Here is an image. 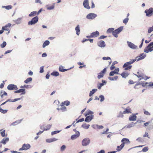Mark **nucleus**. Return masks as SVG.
<instances>
[{
    "mask_svg": "<svg viewBox=\"0 0 153 153\" xmlns=\"http://www.w3.org/2000/svg\"><path fill=\"white\" fill-rule=\"evenodd\" d=\"M143 55V54L140 55V57L137 59V61L142 60L145 58L146 56L144 55L142 56ZM136 60L137 59H132L130 61L125 63L123 66V68H124V70L125 71L130 70L132 68L131 64L134 63Z\"/></svg>",
    "mask_w": 153,
    "mask_h": 153,
    "instance_id": "1",
    "label": "nucleus"
},
{
    "mask_svg": "<svg viewBox=\"0 0 153 153\" xmlns=\"http://www.w3.org/2000/svg\"><path fill=\"white\" fill-rule=\"evenodd\" d=\"M153 51V42L150 43L144 49V52L147 53Z\"/></svg>",
    "mask_w": 153,
    "mask_h": 153,
    "instance_id": "2",
    "label": "nucleus"
},
{
    "mask_svg": "<svg viewBox=\"0 0 153 153\" xmlns=\"http://www.w3.org/2000/svg\"><path fill=\"white\" fill-rule=\"evenodd\" d=\"M135 75L139 78V80H141L142 79H144L145 80L149 79V77L146 76H144V74L142 73H140L139 72L137 73V74H135Z\"/></svg>",
    "mask_w": 153,
    "mask_h": 153,
    "instance_id": "3",
    "label": "nucleus"
},
{
    "mask_svg": "<svg viewBox=\"0 0 153 153\" xmlns=\"http://www.w3.org/2000/svg\"><path fill=\"white\" fill-rule=\"evenodd\" d=\"M123 29V27H120L118 29L114 30L112 34L116 37H118L117 34L121 32Z\"/></svg>",
    "mask_w": 153,
    "mask_h": 153,
    "instance_id": "4",
    "label": "nucleus"
},
{
    "mask_svg": "<svg viewBox=\"0 0 153 153\" xmlns=\"http://www.w3.org/2000/svg\"><path fill=\"white\" fill-rule=\"evenodd\" d=\"M90 142V140L88 138H85L82 141V145L83 146H86L89 145Z\"/></svg>",
    "mask_w": 153,
    "mask_h": 153,
    "instance_id": "5",
    "label": "nucleus"
},
{
    "mask_svg": "<svg viewBox=\"0 0 153 153\" xmlns=\"http://www.w3.org/2000/svg\"><path fill=\"white\" fill-rule=\"evenodd\" d=\"M31 147L30 145L29 144H23L22 148L19 149V151H21L23 150H27L29 149Z\"/></svg>",
    "mask_w": 153,
    "mask_h": 153,
    "instance_id": "6",
    "label": "nucleus"
},
{
    "mask_svg": "<svg viewBox=\"0 0 153 153\" xmlns=\"http://www.w3.org/2000/svg\"><path fill=\"white\" fill-rule=\"evenodd\" d=\"M153 12V9L151 7L149 9L146 10L145 11V13H146V16L150 17L152 16Z\"/></svg>",
    "mask_w": 153,
    "mask_h": 153,
    "instance_id": "7",
    "label": "nucleus"
},
{
    "mask_svg": "<svg viewBox=\"0 0 153 153\" xmlns=\"http://www.w3.org/2000/svg\"><path fill=\"white\" fill-rule=\"evenodd\" d=\"M38 20V18L36 16L33 18L31 21L28 22V25H32L36 24Z\"/></svg>",
    "mask_w": 153,
    "mask_h": 153,
    "instance_id": "8",
    "label": "nucleus"
},
{
    "mask_svg": "<svg viewBox=\"0 0 153 153\" xmlns=\"http://www.w3.org/2000/svg\"><path fill=\"white\" fill-rule=\"evenodd\" d=\"M7 88L9 90H16L18 88L16 85L14 84H10L7 87Z\"/></svg>",
    "mask_w": 153,
    "mask_h": 153,
    "instance_id": "9",
    "label": "nucleus"
},
{
    "mask_svg": "<svg viewBox=\"0 0 153 153\" xmlns=\"http://www.w3.org/2000/svg\"><path fill=\"white\" fill-rule=\"evenodd\" d=\"M46 125H43L42 126H40V128L43 131H47L49 130L51 127V125H47L45 126Z\"/></svg>",
    "mask_w": 153,
    "mask_h": 153,
    "instance_id": "10",
    "label": "nucleus"
},
{
    "mask_svg": "<svg viewBox=\"0 0 153 153\" xmlns=\"http://www.w3.org/2000/svg\"><path fill=\"white\" fill-rule=\"evenodd\" d=\"M97 16V15L94 13H90L86 16V18L89 19H93Z\"/></svg>",
    "mask_w": 153,
    "mask_h": 153,
    "instance_id": "11",
    "label": "nucleus"
},
{
    "mask_svg": "<svg viewBox=\"0 0 153 153\" xmlns=\"http://www.w3.org/2000/svg\"><path fill=\"white\" fill-rule=\"evenodd\" d=\"M106 71V68H105L102 71H101V72L97 76L98 78L99 79H100L102 77Z\"/></svg>",
    "mask_w": 153,
    "mask_h": 153,
    "instance_id": "12",
    "label": "nucleus"
},
{
    "mask_svg": "<svg viewBox=\"0 0 153 153\" xmlns=\"http://www.w3.org/2000/svg\"><path fill=\"white\" fill-rule=\"evenodd\" d=\"M83 4L85 8L88 9H89L90 8V7L89 5L88 0H85L83 2Z\"/></svg>",
    "mask_w": 153,
    "mask_h": 153,
    "instance_id": "13",
    "label": "nucleus"
},
{
    "mask_svg": "<svg viewBox=\"0 0 153 153\" xmlns=\"http://www.w3.org/2000/svg\"><path fill=\"white\" fill-rule=\"evenodd\" d=\"M11 24L10 23H8L7 25H6L5 26L3 27L2 28V29L3 31L4 30H9V28L11 26Z\"/></svg>",
    "mask_w": 153,
    "mask_h": 153,
    "instance_id": "14",
    "label": "nucleus"
},
{
    "mask_svg": "<svg viewBox=\"0 0 153 153\" xmlns=\"http://www.w3.org/2000/svg\"><path fill=\"white\" fill-rule=\"evenodd\" d=\"M80 133L78 131H77L76 132V134L72 135L71 137V139L72 140H74L77 138L79 136Z\"/></svg>",
    "mask_w": 153,
    "mask_h": 153,
    "instance_id": "15",
    "label": "nucleus"
},
{
    "mask_svg": "<svg viewBox=\"0 0 153 153\" xmlns=\"http://www.w3.org/2000/svg\"><path fill=\"white\" fill-rule=\"evenodd\" d=\"M119 71V68H117L114 71L111 72L110 73L109 75L110 76H112L114 75L115 74H118Z\"/></svg>",
    "mask_w": 153,
    "mask_h": 153,
    "instance_id": "16",
    "label": "nucleus"
},
{
    "mask_svg": "<svg viewBox=\"0 0 153 153\" xmlns=\"http://www.w3.org/2000/svg\"><path fill=\"white\" fill-rule=\"evenodd\" d=\"M121 142L122 143H124V146H125V144H129L130 143V141L129 140L126 138H123L122 139Z\"/></svg>",
    "mask_w": 153,
    "mask_h": 153,
    "instance_id": "17",
    "label": "nucleus"
},
{
    "mask_svg": "<svg viewBox=\"0 0 153 153\" xmlns=\"http://www.w3.org/2000/svg\"><path fill=\"white\" fill-rule=\"evenodd\" d=\"M98 45L100 47H104L105 46V44L104 41H101L97 43Z\"/></svg>",
    "mask_w": 153,
    "mask_h": 153,
    "instance_id": "18",
    "label": "nucleus"
},
{
    "mask_svg": "<svg viewBox=\"0 0 153 153\" xmlns=\"http://www.w3.org/2000/svg\"><path fill=\"white\" fill-rule=\"evenodd\" d=\"M14 92L15 93H22V94H24L25 93V90L24 89H21L18 90H16L14 91Z\"/></svg>",
    "mask_w": 153,
    "mask_h": 153,
    "instance_id": "19",
    "label": "nucleus"
},
{
    "mask_svg": "<svg viewBox=\"0 0 153 153\" xmlns=\"http://www.w3.org/2000/svg\"><path fill=\"white\" fill-rule=\"evenodd\" d=\"M136 119L137 116L134 114L131 115L129 117V120L130 121H135Z\"/></svg>",
    "mask_w": 153,
    "mask_h": 153,
    "instance_id": "20",
    "label": "nucleus"
},
{
    "mask_svg": "<svg viewBox=\"0 0 153 153\" xmlns=\"http://www.w3.org/2000/svg\"><path fill=\"white\" fill-rule=\"evenodd\" d=\"M128 45L130 48L133 49H136L137 48V46L131 42H128Z\"/></svg>",
    "mask_w": 153,
    "mask_h": 153,
    "instance_id": "21",
    "label": "nucleus"
},
{
    "mask_svg": "<svg viewBox=\"0 0 153 153\" xmlns=\"http://www.w3.org/2000/svg\"><path fill=\"white\" fill-rule=\"evenodd\" d=\"M131 113V110L129 107H127L123 112V113L124 114Z\"/></svg>",
    "mask_w": 153,
    "mask_h": 153,
    "instance_id": "22",
    "label": "nucleus"
},
{
    "mask_svg": "<svg viewBox=\"0 0 153 153\" xmlns=\"http://www.w3.org/2000/svg\"><path fill=\"white\" fill-rule=\"evenodd\" d=\"M124 147V143H122L120 146H117L116 149L117 151L119 152Z\"/></svg>",
    "mask_w": 153,
    "mask_h": 153,
    "instance_id": "23",
    "label": "nucleus"
},
{
    "mask_svg": "<svg viewBox=\"0 0 153 153\" xmlns=\"http://www.w3.org/2000/svg\"><path fill=\"white\" fill-rule=\"evenodd\" d=\"M58 140V139H56L55 138H52L48 139L46 140V142L47 143H50L55 141H56Z\"/></svg>",
    "mask_w": 153,
    "mask_h": 153,
    "instance_id": "24",
    "label": "nucleus"
},
{
    "mask_svg": "<svg viewBox=\"0 0 153 153\" xmlns=\"http://www.w3.org/2000/svg\"><path fill=\"white\" fill-rule=\"evenodd\" d=\"M91 34V36H92V38L96 37L99 36V33L98 31H96L92 33Z\"/></svg>",
    "mask_w": 153,
    "mask_h": 153,
    "instance_id": "25",
    "label": "nucleus"
},
{
    "mask_svg": "<svg viewBox=\"0 0 153 153\" xmlns=\"http://www.w3.org/2000/svg\"><path fill=\"white\" fill-rule=\"evenodd\" d=\"M93 118V115H90L87 116L85 120V121L87 122H90Z\"/></svg>",
    "mask_w": 153,
    "mask_h": 153,
    "instance_id": "26",
    "label": "nucleus"
},
{
    "mask_svg": "<svg viewBox=\"0 0 153 153\" xmlns=\"http://www.w3.org/2000/svg\"><path fill=\"white\" fill-rule=\"evenodd\" d=\"M9 139L8 137L4 138L0 142L1 143H2L4 145L6 144L7 142L9 141Z\"/></svg>",
    "mask_w": 153,
    "mask_h": 153,
    "instance_id": "27",
    "label": "nucleus"
},
{
    "mask_svg": "<svg viewBox=\"0 0 153 153\" xmlns=\"http://www.w3.org/2000/svg\"><path fill=\"white\" fill-rule=\"evenodd\" d=\"M144 127L147 130H150L153 128V125H144Z\"/></svg>",
    "mask_w": 153,
    "mask_h": 153,
    "instance_id": "28",
    "label": "nucleus"
},
{
    "mask_svg": "<svg viewBox=\"0 0 153 153\" xmlns=\"http://www.w3.org/2000/svg\"><path fill=\"white\" fill-rule=\"evenodd\" d=\"M75 30L76 32V34L77 35H79L80 32V30L79 29V25H78L75 28Z\"/></svg>",
    "mask_w": 153,
    "mask_h": 153,
    "instance_id": "29",
    "label": "nucleus"
},
{
    "mask_svg": "<svg viewBox=\"0 0 153 153\" xmlns=\"http://www.w3.org/2000/svg\"><path fill=\"white\" fill-rule=\"evenodd\" d=\"M70 104V102L69 101H65L64 102H62L61 104V106H64L65 105L66 106H68Z\"/></svg>",
    "mask_w": 153,
    "mask_h": 153,
    "instance_id": "30",
    "label": "nucleus"
},
{
    "mask_svg": "<svg viewBox=\"0 0 153 153\" xmlns=\"http://www.w3.org/2000/svg\"><path fill=\"white\" fill-rule=\"evenodd\" d=\"M92 127L94 128H97L99 129H102L103 128V126H98V125H92Z\"/></svg>",
    "mask_w": 153,
    "mask_h": 153,
    "instance_id": "31",
    "label": "nucleus"
},
{
    "mask_svg": "<svg viewBox=\"0 0 153 153\" xmlns=\"http://www.w3.org/2000/svg\"><path fill=\"white\" fill-rule=\"evenodd\" d=\"M128 75L129 74L128 73L126 72H123L121 74V75L122 77L124 78H126L127 77Z\"/></svg>",
    "mask_w": 153,
    "mask_h": 153,
    "instance_id": "32",
    "label": "nucleus"
},
{
    "mask_svg": "<svg viewBox=\"0 0 153 153\" xmlns=\"http://www.w3.org/2000/svg\"><path fill=\"white\" fill-rule=\"evenodd\" d=\"M140 84V82H139L136 84L134 87V88L135 89H137L140 88L141 87Z\"/></svg>",
    "mask_w": 153,
    "mask_h": 153,
    "instance_id": "33",
    "label": "nucleus"
},
{
    "mask_svg": "<svg viewBox=\"0 0 153 153\" xmlns=\"http://www.w3.org/2000/svg\"><path fill=\"white\" fill-rule=\"evenodd\" d=\"M0 95L1 97L2 98L4 96H7V93L5 91H2L0 93Z\"/></svg>",
    "mask_w": 153,
    "mask_h": 153,
    "instance_id": "34",
    "label": "nucleus"
},
{
    "mask_svg": "<svg viewBox=\"0 0 153 153\" xmlns=\"http://www.w3.org/2000/svg\"><path fill=\"white\" fill-rule=\"evenodd\" d=\"M69 69H64V67L62 66H60L59 68V71L61 72H64L68 70Z\"/></svg>",
    "mask_w": 153,
    "mask_h": 153,
    "instance_id": "35",
    "label": "nucleus"
},
{
    "mask_svg": "<svg viewBox=\"0 0 153 153\" xmlns=\"http://www.w3.org/2000/svg\"><path fill=\"white\" fill-rule=\"evenodd\" d=\"M50 43V42L49 41L46 40L43 43L42 45L43 48H44L46 46L48 45Z\"/></svg>",
    "mask_w": 153,
    "mask_h": 153,
    "instance_id": "36",
    "label": "nucleus"
},
{
    "mask_svg": "<svg viewBox=\"0 0 153 153\" xmlns=\"http://www.w3.org/2000/svg\"><path fill=\"white\" fill-rule=\"evenodd\" d=\"M51 75L53 76H56L59 75V73L57 71H53L51 74Z\"/></svg>",
    "mask_w": 153,
    "mask_h": 153,
    "instance_id": "37",
    "label": "nucleus"
},
{
    "mask_svg": "<svg viewBox=\"0 0 153 153\" xmlns=\"http://www.w3.org/2000/svg\"><path fill=\"white\" fill-rule=\"evenodd\" d=\"M21 98H16L14 100H11V99H8L6 101L7 102H15L17 100H19Z\"/></svg>",
    "mask_w": 153,
    "mask_h": 153,
    "instance_id": "38",
    "label": "nucleus"
},
{
    "mask_svg": "<svg viewBox=\"0 0 153 153\" xmlns=\"http://www.w3.org/2000/svg\"><path fill=\"white\" fill-rule=\"evenodd\" d=\"M36 14H37V12L36 11H33L31 12L29 14V16L30 17L36 15Z\"/></svg>",
    "mask_w": 153,
    "mask_h": 153,
    "instance_id": "39",
    "label": "nucleus"
},
{
    "mask_svg": "<svg viewBox=\"0 0 153 153\" xmlns=\"http://www.w3.org/2000/svg\"><path fill=\"white\" fill-rule=\"evenodd\" d=\"M137 123H143L144 124H148L149 123L148 122L145 123L144 121H143L141 120H137Z\"/></svg>",
    "mask_w": 153,
    "mask_h": 153,
    "instance_id": "40",
    "label": "nucleus"
},
{
    "mask_svg": "<svg viewBox=\"0 0 153 153\" xmlns=\"http://www.w3.org/2000/svg\"><path fill=\"white\" fill-rule=\"evenodd\" d=\"M97 90L96 89H93L91 91H90L89 96L91 97L93 95V94Z\"/></svg>",
    "mask_w": 153,
    "mask_h": 153,
    "instance_id": "41",
    "label": "nucleus"
},
{
    "mask_svg": "<svg viewBox=\"0 0 153 153\" xmlns=\"http://www.w3.org/2000/svg\"><path fill=\"white\" fill-rule=\"evenodd\" d=\"M114 30V28H109L107 30V33H113V32Z\"/></svg>",
    "mask_w": 153,
    "mask_h": 153,
    "instance_id": "42",
    "label": "nucleus"
},
{
    "mask_svg": "<svg viewBox=\"0 0 153 153\" xmlns=\"http://www.w3.org/2000/svg\"><path fill=\"white\" fill-rule=\"evenodd\" d=\"M118 78L117 76H115L114 77H109L108 79L111 80H115L117 79Z\"/></svg>",
    "mask_w": 153,
    "mask_h": 153,
    "instance_id": "43",
    "label": "nucleus"
},
{
    "mask_svg": "<svg viewBox=\"0 0 153 153\" xmlns=\"http://www.w3.org/2000/svg\"><path fill=\"white\" fill-rule=\"evenodd\" d=\"M32 80V78L31 77L27 78L26 80L24 81L25 83H28L29 82L31 81Z\"/></svg>",
    "mask_w": 153,
    "mask_h": 153,
    "instance_id": "44",
    "label": "nucleus"
},
{
    "mask_svg": "<svg viewBox=\"0 0 153 153\" xmlns=\"http://www.w3.org/2000/svg\"><path fill=\"white\" fill-rule=\"evenodd\" d=\"M61 130L55 131H52L51 133V134L52 135L58 133L61 131Z\"/></svg>",
    "mask_w": 153,
    "mask_h": 153,
    "instance_id": "45",
    "label": "nucleus"
},
{
    "mask_svg": "<svg viewBox=\"0 0 153 153\" xmlns=\"http://www.w3.org/2000/svg\"><path fill=\"white\" fill-rule=\"evenodd\" d=\"M148 84V83L145 82H140V85H142V86L143 87H145V86L147 85Z\"/></svg>",
    "mask_w": 153,
    "mask_h": 153,
    "instance_id": "46",
    "label": "nucleus"
},
{
    "mask_svg": "<svg viewBox=\"0 0 153 153\" xmlns=\"http://www.w3.org/2000/svg\"><path fill=\"white\" fill-rule=\"evenodd\" d=\"M6 42H4L2 44L0 45V47L1 48H4L6 46Z\"/></svg>",
    "mask_w": 153,
    "mask_h": 153,
    "instance_id": "47",
    "label": "nucleus"
},
{
    "mask_svg": "<svg viewBox=\"0 0 153 153\" xmlns=\"http://www.w3.org/2000/svg\"><path fill=\"white\" fill-rule=\"evenodd\" d=\"M54 7V5L48 6L47 7V9L48 10H51L53 9Z\"/></svg>",
    "mask_w": 153,
    "mask_h": 153,
    "instance_id": "48",
    "label": "nucleus"
},
{
    "mask_svg": "<svg viewBox=\"0 0 153 153\" xmlns=\"http://www.w3.org/2000/svg\"><path fill=\"white\" fill-rule=\"evenodd\" d=\"M62 107L60 108H57L58 110H62V111H66V108L65 106H61Z\"/></svg>",
    "mask_w": 153,
    "mask_h": 153,
    "instance_id": "49",
    "label": "nucleus"
},
{
    "mask_svg": "<svg viewBox=\"0 0 153 153\" xmlns=\"http://www.w3.org/2000/svg\"><path fill=\"white\" fill-rule=\"evenodd\" d=\"M7 110H3L1 108H0V111L1 113L5 114L7 112Z\"/></svg>",
    "mask_w": 153,
    "mask_h": 153,
    "instance_id": "50",
    "label": "nucleus"
},
{
    "mask_svg": "<svg viewBox=\"0 0 153 153\" xmlns=\"http://www.w3.org/2000/svg\"><path fill=\"white\" fill-rule=\"evenodd\" d=\"M89 126L90 125H82V127L85 129H87L89 128Z\"/></svg>",
    "mask_w": 153,
    "mask_h": 153,
    "instance_id": "51",
    "label": "nucleus"
},
{
    "mask_svg": "<svg viewBox=\"0 0 153 153\" xmlns=\"http://www.w3.org/2000/svg\"><path fill=\"white\" fill-rule=\"evenodd\" d=\"M128 20L129 19L127 17L123 20V22L124 23L126 24L127 22H128Z\"/></svg>",
    "mask_w": 153,
    "mask_h": 153,
    "instance_id": "52",
    "label": "nucleus"
},
{
    "mask_svg": "<svg viewBox=\"0 0 153 153\" xmlns=\"http://www.w3.org/2000/svg\"><path fill=\"white\" fill-rule=\"evenodd\" d=\"M148 149H149L148 147H145L143 149L142 151L146 152L148 151Z\"/></svg>",
    "mask_w": 153,
    "mask_h": 153,
    "instance_id": "53",
    "label": "nucleus"
},
{
    "mask_svg": "<svg viewBox=\"0 0 153 153\" xmlns=\"http://www.w3.org/2000/svg\"><path fill=\"white\" fill-rule=\"evenodd\" d=\"M152 31H153V27H150L148 29V32L149 33H150Z\"/></svg>",
    "mask_w": 153,
    "mask_h": 153,
    "instance_id": "54",
    "label": "nucleus"
},
{
    "mask_svg": "<svg viewBox=\"0 0 153 153\" xmlns=\"http://www.w3.org/2000/svg\"><path fill=\"white\" fill-rule=\"evenodd\" d=\"M66 148V146L65 145H63L61 147V150L62 151H63Z\"/></svg>",
    "mask_w": 153,
    "mask_h": 153,
    "instance_id": "55",
    "label": "nucleus"
},
{
    "mask_svg": "<svg viewBox=\"0 0 153 153\" xmlns=\"http://www.w3.org/2000/svg\"><path fill=\"white\" fill-rule=\"evenodd\" d=\"M123 114H124L123 113V112L122 113L120 112L118 116V117H123Z\"/></svg>",
    "mask_w": 153,
    "mask_h": 153,
    "instance_id": "56",
    "label": "nucleus"
},
{
    "mask_svg": "<svg viewBox=\"0 0 153 153\" xmlns=\"http://www.w3.org/2000/svg\"><path fill=\"white\" fill-rule=\"evenodd\" d=\"M100 101L102 102L104 100V97L102 95H101L100 96Z\"/></svg>",
    "mask_w": 153,
    "mask_h": 153,
    "instance_id": "57",
    "label": "nucleus"
},
{
    "mask_svg": "<svg viewBox=\"0 0 153 153\" xmlns=\"http://www.w3.org/2000/svg\"><path fill=\"white\" fill-rule=\"evenodd\" d=\"M93 112L90 110H88L87 112V113L85 115V116H87L88 115L93 114Z\"/></svg>",
    "mask_w": 153,
    "mask_h": 153,
    "instance_id": "58",
    "label": "nucleus"
},
{
    "mask_svg": "<svg viewBox=\"0 0 153 153\" xmlns=\"http://www.w3.org/2000/svg\"><path fill=\"white\" fill-rule=\"evenodd\" d=\"M1 136L2 137H4L5 136V130H4L2 131H1Z\"/></svg>",
    "mask_w": 153,
    "mask_h": 153,
    "instance_id": "59",
    "label": "nucleus"
},
{
    "mask_svg": "<svg viewBox=\"0 0 153 153\" xmlns=\"http://www.w3.org/2000/svg\"><path fill=\"white\" fill-rule=\"evenodd\" d=\"M102 59L104 60H107L108 59L111 60L110 58L109 57H103L102 58Z\"/></svg>",
    "mask_w": 153,
    "mask_h": 153,
    "instance_id": "60",
    "label": "nucleus"
},
{
    "mask_svg": "<svg viewBox=\"0 0 153 153\" xmlns=\"http://www.w3.org/2000/svg\"><path fill=\"white\" fill-rule=\"evenodd\" d=\"M109 129L108 128H107L106 130L105 131H104L102 132L101 133V134H107L108 133V132H107V131H108Z\"/></svg>",
    "mask_w": 153,
    "mask_h": 153,
    "instance_id": "61",
    "label": "nucleus"
},
{
    "mask_svg": "<svg viewBox=\"0 0 153 153\" xmlns=\"http://www.w3.org/2000/svg\"><path fill=\"white\" fill-rule=\"evenodd\" d=\"M5 8L6 9L9 10L12 8V6L11 5H8L5 6Z\"/></svg>",
    "mask_w": 153,
    "mask_h": 153,
    "instance_id": "62",
    "label": "nucleus"
},
{
    "mask_svg": "<svg viewBox=\"0 0 153 153\" xmlns=\"http://www.w3.org/2000/svg\"><path fill=\"white\" fill-rule=\"evenodd\" d=\"M136 140L140 142H143V140L141 137H138L137 139Z\"/></svg>",
    "mask_w": 153,
    "mask_h": 153,
    "instance_id": "63",
    "label": "nucleus"
},
{
    "mask_svg": "<svg viewBox=\"0 0 153 153\" xmlns=\"http://www.w3.org/2000/svg\"><path fill=\"white\" fill-rule=\"evenodd\" d=\"M44 67H41L40 68V73H42L44 72Z\"/></svg>",
    "mask_w": 153,
    "mask_h": 153,
    "instance_id": "64",
    "label": "nucleus"
}]
</instances>
